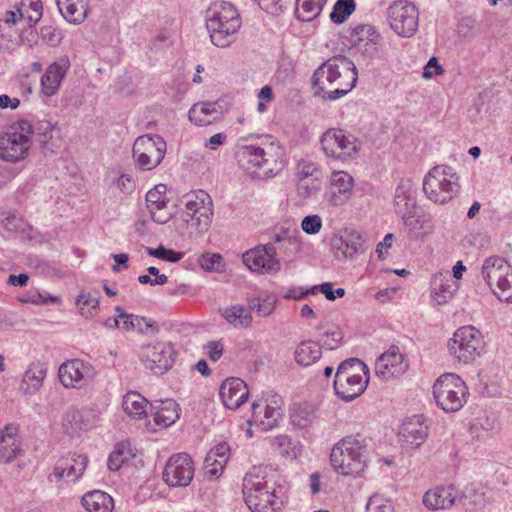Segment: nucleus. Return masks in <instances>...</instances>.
I'll use <instances>...</instances> for the list:
<instances>
[{
	"instance_id": "1",
	"label": "nucleus",
	"mask_w": 512,
	"mask_h": 512,
	"mask_svg": "<svg viewBox=\"0 0 512 512\" xmlns=\"http://www.w3.org/2000/svg\"><path fill=\"white\" fill-rule=\"evenodd\" d=\"M281 477L265 466H253L243 479V497L253 512H275L287 501L288 488Z\"/></svg>"
},
{
	"instance_id": "2",
	"label": "nucleus",
	"mask_w": 512,
	"mask_h": 512,
	"mask_svg": "<svg viewBox=\"0 0 512 512\" xmlns=\"http://www.w3.org/2000/svg\"><path fill=\"white\" fill-rule=\"evenodd\" d=\"M358 72L355 64L345 56H334L325 61L312 76L316 94L324 99L337 100L355 86Z\"/></svg>"
},
{
	"instance_id": "3",
	"label": "nucleus",
	"mask_w": 512,
	"mask_h": 512,
	"mask_svg": "<svg viewBox=\"0 0 512 512\" xmlns=\"http://www.w3.org/2000/svg\"><path fill=\"white\" fill-rule=\"evenodd\" d=\"M205 25L211 43L226 48L236 41L242 21L234 5L220 1L212 3L206 10Z\"/></svg>"
},
{
	"instance_id": "4",
	"label": "nucleus",
	"mask_w": 512,
	"mask_h": 512,
	"mask_svg": "<svg viewBox=\"0 0 512 512\" xmlns=\"http://www.w3.org/2000/svg\"><path fill=\"white\" fill-rule=\"evenodd\" d=\"M281 147L271 137H266L260 145H245L239 152L242 167L255 178H269L282 168Z\"/></svg>"
},
{
	"instance_id": "5",
	"label": "nucleus",
	"mask_w": 512,
	"mask_h": 512,
	"mask_svg": "<svg viewBox=\"0 0 512 512\" xmlns=\"http://www.w3.org/2000/svg\"><path fill=\"white\" fill-rule=\"evenodd\" d=\"M366 439L361 435H350L339 441L330 454L331 465L343 476H358L367 465Z\"/></svg>"
},
{
	"instance_id": "6",
	"label": "nucleus",
	"mask_w": 512,
	"mask_h": 512,
	"mask_svg": "<svg viewBox=\"0 0 512 512\" xmlns=\"http://www.w3.org/2000/svg\"><path fill=\"white\" fill-rule=\"evenodd\" d=\"M459 189V177L455 169L448 165L433 167L423 180L425 195L437 204H445L452 200Z\"/></svg>"
},
{
	"instance_id": "7",
	"label": "nucleus",
	"mask_w": 512,
	"mask_h": 512,
	"mask_svg": "<svg viewBox=\"0 0 512 512\" xmlns=\"http://www.w3.org/2000/svg\"><path fill=\"white\" fill-rule=\"evenodd\" d=\"M32 124L25 119L15 122L0 136V158L17 163L25 159L31 147Z\"/></svg>"
},
{
	"instance_id": "8",
	"label": "nucleus",
	"mask_w": 512,
	"mask_h": 512,
	"mask_svg": "<svg viewBox=\"0 0 512 512\" xmlns=\"http://www.w3.org/2000/svg\"><path fill=\"white\" fill-rule=\"evenodd\" d=\"M447 347L454 360L470 364L484 352L485 341L478 329L473 326H463L454 332Z\"/></svg>"
},
{
	"instance_id": "9",
	"label": "nucleus",
	"mask_w": 512,
	"mask_h": 512,
	"mask_svg": "<svg viewBox=\"0 0 512 512\" xmlns=\"http://www.w3.org/2000/svg\"><path fill=\"white\" fill-rule=\"evenodd\" d=\"M468 388L454 373L441 375L434 383L433 395L437 405L445 412H457L466 402Z\"/></svg>"
},
{
	"instance_id": "10",
	"label": "nucleus",
	"mask_w": 512,
	"mask_h": 512,
	"mask_svg": "<svg viewBox=\"0 0 512 512\" xmlns=\"http://www.w3.org/2000/svg\"><path fill=\"white\" fill-rule=\"evenodd\" d=\"M185 210L182 217L187 227L196 234L206 232L212 222V199L204 190H198L186 195Z\"/></svg>"
},
{
	"instance_id": "11",
	"label": "nucleus",
	"mask_w": 512,
	"mask_h": 512,
	"mask_svg": "<svg viewBox=\"0 0 512 512\" xmlns=\"http://www.w3.org/2000/svg\"><path fill=\"white\" fill-rule=\"evenodd\" d=\"M166 153V142L159 135L139 136L132 149L136 166L142 171L156 168Z\"/></svg>"
},
{
	"instance_id": "12",
	"label": "nucleus",
	"mask_w": 512,
	"mask_h": 512,
	"mask_svg": "<svg viewBox=\"0 0 512 512\" xmlns=\"http://www.w3.org/2000/svg\"><path fill=\"white\" fill-rule=\"evenodd\" d=\"M321 149L327 157L347 160L354 158L360 149L357 138L342 129H328L320 139Z\"/></svg>"
},
{
	"instance_id": "13",
	"label": "nucleus",
	"mask_w": 512,
	"mask_h": 512,
	"mask_svg": "<svg viewBox=\"0 0 512 512\" xmlns=\"http://www.w3.org/2000/svg\"><path fill=\"white\" fill-rule=\"evenodd\" d=\"M419 13L414 4L397 0L387 9V20L391 29L401 37H411L418 29Z\"/></svg>"
},
{
	"instance_id": "14",
	"label": "nucleus",
	"mask_w": 512,
	"mask_h": 512,
	"mask_svg": "<svg viewBox=\"0 0 512 512\" xmlns=\"http://www.w3.org/2000/svg\"><path fill=\"white\" fill-rule=\"evenodd\" d=\"M242 261L250 271L258 274H276L281 269L277 247L273 243L258 245L246 251Z\"/></svg>"
},
{
	"instance_id": "15",
	"label": "nucleus",
	"mask_w": 512,
	"mask_h": 512,
	"mask_svg": "<svg viewBox=\"0 0 512 512\" xmlns=\"http://www.w3.org/2000/svg\"><path fill=\"white\" fill-rule=\"evenodd\" d=\"M194 462L187 453L169 457L162 472L163 481L172 488L187 487L194 477Z\"/></svg>"
},
{
	"instance_id": "16",
	"label": "nucleus",
	"mask_w": 512,
	"mask_h": 512,
	"mask_svg": "<svg viewBox=\"0 0 512 512\" xmlns=\"http://www.w3.org/2000/svg\"><path fill=\"white\" fill-rule=\"evenodd\" d=\"M140 358L147 369L157 375H162L172 368L175 351L170 343L156 342L143 346Z\"/></svg>"
},
{
	"instance_id": "17",
	"label": "nucleus",
	"mask_w": 512,
	"mask_h": 512,
	"mask_svg": "<svg viewBox=\"0 0 512 512\" xmlns=\"http://www.w3.org/2000/svg\"><path fill=\"white\" fill-rule=\"evenodd\" d=\"M283 400L278 394L268 395L252 404V417L255 423L263 430H270L277 426L282 417Z\"/></svg>"
},
{
	"instance_id": "18",
	"label": "nucleus",
	"mask_w": 512,
	"mask_h": 512,
	"mask_svg": "<svg viewBox=\"0 0 512 512\" xmlns=\"http://www.w3.org/2000/svg\"><path fill=\"white\" fill-rule=\"evenodd\" d=\"M330 245L335 259L352 260L362 251L364 239L358 231L345 229L331 237Z\"/></svg>"
},
{
	"instance_id": "19",
	"label": "nucleus",
	"mask_w": 512,
	"mask_h": 512,
	"mask_svg": "<svg viewBox=\"0 0 512 512\" xmlns=\"http://www.w3.org/2000/svg\"><path fill=\"white\" fill-rule=\"evenodd\" d=\"M408 365V361L400 352L399 347L392 345L377 358L375 373L379 378L387 381L403 375L408 369Z\"/></svg>"
},
{
	"instance_id": "20",
	"label": "nucleus",
	"mask_w": 512,
	"mask_h": 512,
	"mask_svg": "<svg viewBox=\"0 0 512 512\" xmlns=\"http://www.w3.org/2000/svg\"><path fill=\"white\" fill-rule=\"evenodd\" d=\"M398 436L403 448L420 447L428 436V425L423 415H414L406 419L400 427Z\"/></svg>"
},
{
	"instance_id": "21",
	"label": "nucleus",
	"mask_w": 512,
	"mask_h": 512,
	"mask_svg": "<svg viewBox=\"0 0 512 512\" xmlns=\"http://www.w3.org/2000/svg\"><path fill=\"white\" fill-rule=\"evenodd\" d=\"M405 233L410 240H422L434 230L432 217L418 209L401 217Z\"/></svg>"
},
{
	"instance_id": "22",
	"label": "nucleus",
	"mask_w": 512,
	"mask_h": 512,
	"mask_svg": "<svg viewBox=\"0 0 512 512\" xmlns=\"http://www.w3.org/2000/svg\"><path fill=\"white\" fill-rule=\"evenodd\" d=\"M90 366L82 360L64 362L58 370L59 380L67 388H81L90 376Z\"/></svg>"
},
{
	"instance_id": "23",
	"label": "nucleus",
	"mask_w": 512,
	"mask_h": 512,
	"mask_svg": "<svg viewBox=\"0 0 512 512\" xmlns=\"http://www.w3.org/2000/svg\"><path fill=\"white\" fill-rule=\"evenodd\" d=\"M219 394L224 406L235 410L247 401L249 390L243 380L231 377L221 384Z\"/></svg>"
},
{
	"instance_id": "24",
	"label": "nucleus",
	"mask_w": 512,
	"mask_h": 512,
	"mask_svg": "<svg viewBox=\"0 0 512 512\" xmlns=\"http://www.w3.org/2000/svg\"><path fill=\"white\" fill-rule=\"evenodd\" d=\"M166 190V185L158 184L146 194V206L152 220L158 224L167 223L172 216L171 212L167 210Z\"/></svg>"
},
{
	"instance_id": "25",
	"label": "nucleus",
	"mask_w": 512,
	"mask_h": 512,
	"mask_svg": "<svg viewBox=\"0 0 512 512\" xmlns=\"http://www.w3.org/2000/svg\"><path fill=\"white\" fill-rule=\"evenodd\" d=\"M458 288V282L453 279L448 271L445 273H437L433 276L431 281L432 301L436 305H444L454 297Z\"/></svg>"
},
{
	"instance_id": "26",
	"label": "nucleus",
	"mask_w": 512,
	"mask_h": 512,
	"mask_svg": "<svg viewBox=\"0 0 512 512\" xmlns=\"http://www.w3.org/2000/svg\"><path fill=\"white\" fill-rule=\"evenodd\" d=\"M459 491L453 486H438L427 491L423 504L431 510L450 509L459 498Z\"/></svg>"
},
{
	"instance_id": "27",
	"label": "nucleus",
	"mask_w": 512,
	"mask_h": 512,
	"mask_svg": "<svg viewBox=\"0 0 512 512\" xmlns=\"http://www.w3.org/2000/svg\"><path fill=\"white\" fill-rule=\"evenodd\" d=\"M223 111L221 101L196 103L190 108L188 117L197 126H207L220 119Z\"/></svg>"
},
{
	"instance_id": "28",
	"label": "nucleus",
	"mask_w": 512,
	"mask_h": 512,
	"mask_svg": "<svg viewBox=\"0 0 512 512\" xmlns=\"http://www.w3.org/2000/svg\"><path fill=\"white\" fill-rule=\"evenodd\" d=\"M417 190L413 183L406 179L401 180L395 190L394 209L401 217L417 208Z\"/></svg>"
},
{
	"instance_id": "29",
	"label": "nucleus",
	"mask_w": 512,
	"mask_h": 512,
	"mask_svg": "<svg viewBox=\"0 0 512 512\" xmlns=\"http://www.w3.org/2000/svg\"><path fill=\"white\" fill-rule=\"evenodd\" d=\"M69 66L68 59H60L48 66L41 78V90L44 95L56 94Z\"/></svg>"
},
{
	"instance_id": "30",
	"label": "nucleus",
	"mask_w": 512,
	"mask_h": 512,
	"mask_svg": "<svg viewBox=\"0 0 512 512\" xmlns=\"http://www.w3.org/2000/svg\"><path fill=\"white\" fill-rule=\"evenodd\" d=\"M369 377H347L342 375L340 378L334 379V390L336 395L344 400L350 402L359 397L367 388Z\"/></svg>"
},
{
	"instance_id": "31",
	"label": "nucleus",
	"mask_w": 512,
	"mask_h": 512,
	"mask_svg": "<svg viewBox=\"0 0 512 512\" xmlns=\"http://www.w3.org/2000/svg\"><path fill=\"white\" fill-rule=\"evenodd\" d=\"M21 452L18 427L12 424L6 425L0 431V461L11 463Z\"/></svg>"
},
{
	"instance_id": "32",
	"label": "nucleus",
	"mask_w": 512,
	"mask_h": 512,
	"mask_svg": "<svg viewBox=\"0 0 512 512\" xmlns=\"http://www.w3.org/2000/svg\"><path fill=\"white\" fill-rule=\"evenodd\" d=\"M511 265L502 257L492 256L485 259L481 269V277L493 291L498 283H501Z\"/></svg>"
},
{
	"instance_id": "33",
	"label": "nucleus",
	"mask_w": 512,
	"mask_h": 512,
	"mask_svg": "<svg viewBox=\"0 0 512 512\" xmlns=\"http://www.w3.org/2000/svg\"><path fill=\"white\" fill-rule=\"evenodd\" d=\"M271 243L277 247V253L281 252L287 257H292L301 250V236L296 228L281 227L274 234Z\"/></svg>"
},
{
	"instance_id": "34",
	"label": "nucleus",
	"mask_w": 512,
	"mask_h": 512,
	"mask_svg": "<svg viewBox=\"0 0 512 512\" xmlns=\"http://www.w3.org/2000/svg\"><path fill=\"white\" fill-rule=\"evenodd\" d=\"M47 374V365L43 362H33L23 374L20 391L33 395L39 391Z\"/></svg>"
},
{
	"instance_id": "35",
	"label": "nucleus",
	"mask_w": 512,
	"mask_h": 512,
	"mask_svg": "<svg viewBox=\"0 0 512 512\" xmlns=\"http://www.w3.org/2000/svg\"><path fill=\"white\" fill-rule=\"evenodd\" d=\"M230 455V447L226 442H221L210 449L205 457L206 473L217 477L224 469Z\"/></svg>"
},
{
	"instance_id": "36",
	"label": "nucleus",
	"mask_w": 512,
	"mask_h": 512,
	"mask_svg": "<svg viewBox=\"0 0 512 512\" xmlns=\"http://www.w3.org/2000/svg\"><path fill=\"white\" fill-rule=\"evenodd\" d=\"M61 15L70 23L80 24L88 14V0H56Z\"/></svg>"
},
{
	"instance_id": "37",
	"label": "nucleus",
	"mask_w": 512,
	"mask_h": 512,
	"mask_svg": "<svg viewBox=\"0 0 512 512\" xmlns=\"http://www.w3.org/2000/svg\"><path fill=\"white\" fill-rule=\"evenodd\" d=\"M220 315L234 328H248L252 323L249 308L236 304L219 309Z\"/></svg>"
},
{
	"instance_id": "38",
	"label": "nucleus",
	"mask_w": 512,
	"mask_h": 512,
	"mask_svg": "<svg viewBox=\"0 0 512 512\" xmlns=\"http://www.w3.org/2000/svg\"><path fill=\"white\" fill-rule=\"evenodd\" d=\"M82 504L88 512H112L114 508L113 498L100 490L86 493Z\"/></svg>"
},
{
	"instance_id": "39",
	"label": "nucleus",
	"mask_w": 512,
	"mask_h": 512,
	"mask_svg": "<svg viewBox=\"0 0 512 512\" xmlns=\"http://www.w3.org/2000/svg\"><path fill=\"white\" fill-rule=\"evenodd\" d=\"M147 407V399L138 392L130 391L123 397L122 408L131 418H144L147 415Z\"/></svg>"
},
{
	"instance_id": "40",
	"label": "nucleus",
	"mask_w": 512,
	"mask_h": 512,
	"mask_svg": "<svg viewBox=\"0 0 512 512\" xmlns=\"http://www.w3.org/2000/svg\"><path fill=\"white\" fill-rule=\"evenodd\" d=\"M321 355L322 351L318 342L310 340L300 342L294 353L295 361L305 367L318 361Z\"/></svg>"
},
{
	"instance_id": "41",
	"label": "nucleus",
	"mask_w": 512,
	"mask_h": 512,
	"mask_svg": "<svg viewBox=\"0 0 512 512\" xmlns=\"http://www.w3.org/2000/svg\"><path fill=\"white\" fill-rule=\"evenodd\" d=\"M178 418V404L172 399H167L165 401H161L160 406L157 408L155 412L154 420L157 425L168 427L174 424Z\"/></svg>"
},
{
	"instance_id": "42",
	"label": "nucleus",
	"mask_w": 512,
	"mask_h": 512,
	"mask_svg": "<svg viewBox=\"0 0 512 512\" xmlns=\"http://www.w3.org/2000/svg\"><path fill=\"white\" fill-rule=\"evenodd\" d=\"M342 375L347 377H369V369L367 365L358 358H349L344 360L338 367L335 378H340Z\"/></svg>"
},
{
	"instance_id": "43",
	"label": "nucleus",
	"mask_w": 512,
	"mask_h": 512,
	"mask_svg": "<svg viewBox=\"0 0 512 512\" xmlns=\"http://www.w3.org/2000/svg\"><path fill=\"white\" fill-rule=\"evenodd\" d=\"M353 44L361 48L362 45L369 46L370 50L375 51V43L379 38V34L370 25H359L354 28L353 33Z\"/></svg>"
},
{
	"instance_id": "44",
	"label": "nucleus",
	"mask_w": 512,
	"mask_h": 512,
	"mask_svg": "<svg viewBox=\"0 0 512 512\" xmlns=\"http://www.w3.org/2000/svg\"><path fill=\"white\" fill-rule=\"evenodd\" d=\"M22 21H26V16L21 9L6 11L4 17L0 19V37H7L9 41H12L17 34L12 27Z\"/></svg>"
},
{
	"instance_id": "45",
	"label": "nucleus",
	"mask_w": 512,
	"mask_h": 512,
	"mask_svg": "<svg viewBox=\"0 0 512 512\" xmlns=\"http://www.w3.org/2000/svg\"><path fill=\"white\" fill-rule=\"evenodd\" d=\"M63 463L66 470V478L70 481H76L85 471L88 458L85 455H72L60 460Z\"/></svg>"
},
{
	"instance_id": "46",
	"label": "nucleus",
	"mask_w": 512,
	"mask_h": 512,
	"mask_svg": "<svg viewBox=\"0 0 512 512\" xmlns=\"http://www.w3.org/2000/svg\"><path fill=\"white\" fill-rule=\"evenodd\" d=\"M133 456L128 443H118L108 457V468L111 471L119 470L122 465Z\"/></svg>"
},
{
	"instance_id": "47",
	"label": "nucleus",
	"mask_w": 512,
	"mask_h": 512,
	"mask_svg": "<svg viewBox=\"0 0 512 512\" xmlns=\"http://www.w3.org/2000/svg\"><path fill=\"white\" fill-rule=\"evenodd\" d=\"M296 175L299 180L311 178V180L320 181L322 178V170L316 162L308 159H300L296 166Z\"/></svg>"
},
{
	"instance_id": "48",
	"label": "nucleus",
	"mask_w": 512,
	"mask_h": 512,
	"mask_svg": "<svg viewBox=\"0 0 512 512\" xmlns=\"http://www.w3.org/2000/svg\"><path fill=\"white\" fill-rule=\"evenodd\" d=\"M324 6L309 0H296V16L300 21L309 22L315 19Z\"/></svg>"
},
{
	"instance_id": "49",
	"label": "nucleus",
	"mask_w": 512,
	"mask_h": 512,
	"mask_svg": "<svg viewBox=\"0 0 512 512\" xmlns=\"http://www.w3.org/2000/svg\"><path fill=\"white\" fill-rule=\"evenodd\" d=\"M355 6L354 0H337L330 14L331 21L343 23L355 11Z\"/></svg>"
},
{
	"instance_id": "50",
	"label": "nucleus",
	"mask_w": 512,
	"mask_h": 512,
	"mask_svg": "<svg viewBox=\"0 0 512 512\" xmlns=\"http://www.w3.org/2000/svg\"><path fill=\"white\" fill-rule=\"evenodd\" d=\"M315 419L313 410L309 406H297L291 413V422L301 429L309 427Z\"/></svg>"
},
{
	"instance_id": "51",
	"label": "nucleus",
	"mask_w": 512,
	"mask_h": 512,
	"mask_svg": "<svg viewBox=\"0 0 512 512\" xmlns=\"http://www.w3.org/2000/svg\"><path fill=\"white\" fill-rule=\"evenodd\" d=\"M276 301L273 298H254L248 302L249 311H255L258 316L266 317L275 310Z\"/></svg>"
},
{
	"instance_id": "52",
	"label": "nucleus",
	"mask_w": 512,
	"mask_h": 512,
	"mask_svg": "<svg viewBox=\"0 0 512 512\" xmlns=\"http://www.w3.org/2000/svg\"><path fill=\"white\" fill-rule=\"evenodd\" d=\"M351 195L352 192L329 184L325 192V199L330 206L338 207L344 205L350 199Z\"/></svg>"
},
{
	"instance_id": "53",
	"label": "nucleus",
	"mask_w": 512,
	"mask_h": 512,
	"mask_svg": "<svg viewBox=\"0 0 512 512\" xmlns=\"http://www.w3.org/2000/svg\"><path fill=\"white\" fill-rule=\"evenodd\" d=\"M493 293L500 301L512 302V267L507 271L501 283H498L493 289Z\"/></svg>"
},
{
	"instance_id": "54",
	"label": "nucleus",
	"mask_w": 512,
	"mask_h": 512,
	"mask_svg": "<svg viewBox=\"0 0 512 512\" xmlns=\"http://www.w3.org/2000/svg\"><path fill=\"white\" fill-rule=\"evenodd\" d=\"M342 339L343 334L341 330L338 327H335L333 330L324 333L318 339V344L320 345L321 348L335 350L341 345Z\"/></svg>"
},
{
	"instance_id": "55",
	"label": "nucleus",
	"mask_w": 512,
	"mask_h": 512,
	"mask_svg": "<svg viewBox=\"0 0 512 512\" xmlns=\"http://www.w3.org/2000/svg\"><path fill=\"white\" fill-rule=\"evenodd\" d=\"M367 512H394V505L390 499L381 495H373L366 506Z\"/></svg>"
},
{
	"instance_id": "56",
	"label": "nucleus",
	"mask_w": 512,
	"mask_h": 512,
	"mask_svg": "<svg viewBox=\"0 0 512 512\" xmlns=\"http://www.w3.org/2000/svg\"><path fill=\"white\" fill-rule=\"evenodd\" d=\"M320 181L299 180L297 184V195L302 200L314 198L320 191Z\"/></svg>"
},
{
	"instance_id": "57",
	"label": "nucleus",
	"mask_w": 512,
	"mask_h": 512,
	"mask_svg": "<svg viewBox=\"0 0 512 512\" xmlns=\"http://www.w3.org/2000/svg\"><path fill=\"white\" fill-rule=\"evenodd\" d=\"M147 253L150 256L156 257L161 260H165L171 263L178 262L182 259L183 254L181 252L174 251L172 249H166L162 245L158 248H146Z\"/></svg>"
},
{
	"instance_id": "58",
	"label": "nucleus",
	"mask_w": 512,
	"mask_h": 512,
	"mask_svg": "<svg viewBox=\"0 0 512 512\" xmlns=\"http://www.w3.org/2000/svg\"><path fill=\"white\" fill-rule=\"evenodd\" d=\"M329 184L337 188L352 192L354 186L353 177L345 171H334L330 176Z\"/></svg>"
},
{
	"instance_id": "59",
	"label": "nucleus",
	"mask_w": 512,
	"mask_h": 512,
	"mask_svg": "<svg viewBox=\"0 0 512 512\" xmlns=\"http://www.w3.org/2000/svg\"><path fill=\"white\" fill-rule=\"evenodd\" d=\"M81 413L74 408L69 409L63 417V427L69 434H74L81 428Z\"/></svg>"
},
{
	"instance_id": "60",
	"label": "nucleus",
	"mask_w": 512,
	"mask_h": 512,
	"mask_svg": "<svg viewBox=\"0 0 512 512\" xmlns=\"http://www.w3.org/2000/svg\"><path fill=\"white\" fill-rule=\"evenodd\" d=\"M271 444L281 455H290L294 449L292 440L287 435H278L274 437Z\"/></svg>"
},
{
	"instance_id": "61",
	"label": "nucleus",
	"mask_w": 512,
	"mask_h": 512,
	"mask_svg": "<svg viewBox=\"0 0 512 512\" xmlns=\"http://www.w3.org/2000/svg\"><path fill=\"white\" fill-rule=\"evenodd\" d=\"M22 6L28 5L32 12H34V16H26L27 25L32 27L35 25L40 18L42 17V2L40 0H23L21 3Z\"/></svg>"
},
{
	"instance_id": "62",
	"label": "nucleus",
	"mask_w": 512,
	"mask_h": 512,
	"mask_svg": "<svg viewBox=\"0 0 512 512\" xmlns=\"http://www.w3.org/2000/svg\"><path fill=\"white\" fill-rule=\"evenodd\" d=\"M302 230L307 234H316L322 228V219L319 215H308L301 222Z\"/></svg>"
},
{
	"instance_id": "63",
	"label": "nucleus",
	"mask_w": 512,
	"mask_h": 512,
	"mask_svg": "<svg viewBox=\"0 0 512 512\" xmlns=\"http://www.w3.org/2000/svg\"><path fill=\"white\" fill-rule=\"evenodd\" d=\"M259 7L272 15H278L283 11L284 0H254Z\"/></svg>"
},
{
	"instance_id": "64",
	"label": "nucleus",
	"mask_w": 512,
	"mask_h": 512,
	"mask_svg": "<svg viewBox=\"0 0 512 512\" xmlns=\"http://www.w3.org/2000/svg\"><path fill=\"white\" fill-rule=\"evenodd\" d=\"M204 350L209 359L216 362L223 354V344L220 341H210L204 345Z\"/></svg>"
}]
</instances>
